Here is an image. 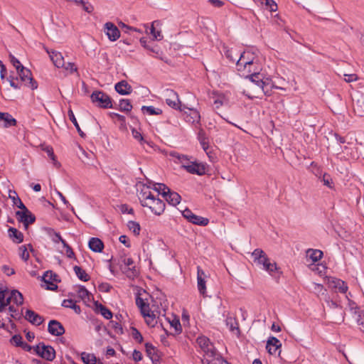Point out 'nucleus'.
<instances>
[{"mask_svg":"<svg viewBox=\"0 0 364 364\" xmlns=\"http://www.w3.org/2000/svg\"><path fill=\"white\" fill-rule=\"evenodd\" d=\"M141 205L149 208L156 215H161L165 210V203L163 200L156 197L151 191L150 186L142 185L138 194Z\"/></svg>","mask_w":364,"mask_h":364,"instance_id":"f257e3e1","label":"nucleus"},{"mask_svg":"<svg viewBox=\"0 0 364 364\" xmlns=\"http://www.w3.org/2000/svg\"><path fill=\"white\" fill-rule=\"evenodd\" d=\"M254 262L263 270L267 272L270 275L278 271L279 268L276 262H271L265 252L261 249H256L252 253Z\"/></svg>","mask_w":364,"mask_h":364,"instance_id":"f03ea898","label":"nucleus"},{"mask_svg":"<svg viewBox=\"0 0 364 364\" xmlns=\"http://www.w3.org/2000/svg\"><path fill=\"white\" fill-rule=\"evenodd\" d=\"M117 264L121 271L126 274L128 278L134 279L136 277L138 272L134 265V262L132 258L122 256L118 259Z\"/></svg>","mask_w":364,"mask_h":364,"instance_id":"7ed1b4c3","label":"nucleus"},{"mask_svg":"<svg viewBox=\"0 0 364 364\" xmlns=\"http://www.w3.org/2000/svg\"><path fill=\"white\" fill-rule=\"evenodd\" d=\"M92 102L97 107L107 109L112 107V99L102 91H95L90 96Z\"/></svg>","mask_w":364,"mask_h":364,"instance_id":"20e7f679","label":"nucleus"},{"mask_svg":"<svg viewBox=\"0 0 364 364\" xmlns=\"http://www.w3.org/2000/svg\"><path fill=\"white\" fill-rule=\"evenodd\" d=\"M16 71L18 76L16 79L18 80L19 78L25 86L31 90H35L38 87V84L32 77L30 70L23 66Z\"/></svg>","mask_w":364,"mask_h":364,"instance_id":"39448f33","label":"nucleus"},{"mask_svg":"<svg viewBox=\"0 0 364 364\" xmlns=\"http://www.w3.org/2000/svg\"><path fill=\"white\" fill-rule=\"evenodd\" d=\"M257 56L253 52L247 50L241 53L239 58L237 60L236 67L238 72H242L247 67L250 63H252Z\"/></svg>","mask_w":364,"mask_h":364,"instance_id":"423d86ee","label":"nucleus"},{"mask_svg":"<svg viewBox=\"0 0 364 364\" xmlns=\"http://www.w3.org/2000/svg\"><path fill=\"white\" fill-rule=\"evenodd\" d=\"M166 103L171 108L178 110L180 112L183 111V106L178 97V94L173 90H166L164 92Z\"/></svg>","mask_w":364,"mask_h":364,"instance_id":"0eeeda50","label":"nucleus"},{"mask_svg":"<svg viewBox=\"0 0 364 364\" xmlns=\"http://www.w3.org/2000/svg\"><path fill=\"white\" fill-rule=\"evenodd\" d=\"M183 111L181 112L183 113L185 120L193 124L195 127H198L200 125V114L199 112L193 108H189L186 106H183Z\"/></svg>","mask_w":364,"mask_h":364,"instance_id":"6e6552de","label":"nucleus"},{"mask_svg":"<svg viewBox=\"0 0 364 364\" xmlns=\"http://www.w3.org/2000/svg\"><path fill=\"white\" fill-rule=\"evenodd\" d=\"M34 351L41 358L47 360H53L55 357V351L50 346H46L44 343H39L33 348Z\"/></svg>","mask_w":364,"mask_h":364,"instance_id":"1a4fd4ad","label":"nucleus"},{"mask_svg":"<svg viewBox=\"0 0 364 364\" xmlns=\"http://www.w3.org/2000/svg\"><path fill=\"white\" fill-rule=\"evenodd\" d=\"M183 216L186 218L190 223L195 225L201 226H205L208 224L209 220L206 218H203L199 215H196L192 213V211L188 208L185 209L182 212Z\"/></svg>","mask_w":364,"mask_h":364,"instance_id":"9d476101","label":"nucleus"},{"mask_svg":"<svg viewBox=\"0 0 364 364\" xmlns=\"http://www.w3.org/2000/svg\"><path fill=\"white\" fill-rule=\"evenodd\" d=\"M196 342L200 348L204 353L203 355H207L208 354L210 355L217 351L209 338L205 336L198 337Z\"/></svg>","mask_w":364,"mask_h":364,"instance_id":"9b49d317","label":"nucleus"},{"mask_svg":"<svg viewBox=\"0 0 364 364\" xmlns=\"http://www.w3.org/2000/svg\"><path fill=\"white\" fill-rule=\"evenodd\" d=\"M21 210H18L16 213L17 219L18 221L22 223L26 228H27L29 224H32L35 222V216L26 207V209Z\"/></svg>","mask_w":364,"mask_h":364,"instance_id":"f8f14e48","label":"nucleus"},{"mask_svg":"<svg viewBox=\"0 0 364 364\" xmlns=\"http://www.w3.org/2000/svg\"><path fill=\"white\" fill-rule=\"evenodd\" d=\"M104 32L111 41H116L120 37L119 28L112 22L105 23Z\"/></svg>","mask_w":364,"mask_h":364,"instance_id":"ddd939ff","label":"nucleus"},{"mask_svg":"<svg viewBox=\"0 0 364 364\" xmlns=\"http://www.w3.org/2000/svg\"><path fill=\"white\" fill-rule=\"evenodd\" d=\"M42 280L46 284V289L55 290L58 288L55 282L58 281V275L52 271H46L42 277Z\"/></svg>","mask_w":364,"mask_h":364,"instance_id":"4468645a","label":"nucleus"},{"mask_svg":"<svg viewBox=\"0 0 364 364\" xmlns=\"http://www.w3.org/2000/svg\"><path fill=\"white\" fill-rule=\"evenodd\" d=\"M207 275L205 272L198 266L197 267V287L200 294L203 296L206 293V279Z\"/></svg>","mask_w":364,"mask_h":364,"instance_id":"2eb2a0df","label":"nucleus"},{"mask_svg":"<svg viewBox=\"0 0 364 364\" xmlns=\"http://www.w3.org/2000/svg\"><path fill=\"white\" fill-rule=\"evenodd\" d=\"M186 171L192 174L202 176L205 173L206 165L203 163L192 161L189 166H186Z\"/></svg>","mask_w":364,"mask_h":364,"instance_id":"dca6fc26","label":"nucleus"},{"mask_svg":"<svg viewBox=\"0 0 364 364\" xmlns=\"http://www.w3.org/2000/svg\"><path fill=\"white\" fill-rule=\"evenodd\" d=\"M201 362L202 364H229L217 351L210 355H203Z\"/></svg>","mask_w":364,"mask_h":364,"instance_id":"f3484780","label":"nucleus"},{"mask_svg":"<svg viewBox=\"0 0 364 364\" xmlns=\"http://www.w3.org/2000/svg\"><path fill=\"white\" fill-rule=\"evenodd\" d=\"M48 332L53 335L59 336L65 333V328L63 326L56 320H51L48 326Z\"/></svg>","mask_w":364,"mask_h":364,"instance_id":"a211bd4d","label":"nucleus"},{"mask_svg":"<svg viewBox=\"0 0 364 364\" xmlns=\"http://www.w3.org/2000/svg\"><path fill=\"white\" fill-rule=\"evenodd\" d=\"M244 71L240 72L242 75L246 76L250 75L258 74L262 70V67L259 63L258 58L256 59L252 63L247 65Z\"/></svg>","mask_w":364,"mask_h":364,"instance_id":"6ab92c4d","label":"nucleus"},{"mask_svg":"<svg viewBox=\"0 0 364 364\" xmlns=\"http://www.w3.org/2000/svg\"><path fill=\"white\" fill-rule=\"evenodd\" d=\"M281 346L282 343L279 340L272 336L268 339L266 348L269 354L275 355Z\"/></svg>","mask_w":364,"mask_h":364,"instance_id":"aec40b11","label":"nucleus"},{"mask_svg":"<svg viewBox=\"0 0 364 364\" xmlns=\"http://www.w3.org/2000/svg\"><path fill=\"white\" fill-rule=\"evenodd\" d=\"M0 122H2V126L4 128L15 126L16 124V120L7 112H0Z\"/></svg>","mask_w":364,"mask_h":364,"instance_id":"412c9836","label":"nucleus"},{"mask_svg":"<svg viewBox=\"0 0 364 364\" xmlns=\"http://www.w3.org/2000/svg\"><path fill=\"white\" fill-rule=\"evenodd\" d=\"M48 53L49 54L50 60L56 67L61 68L65 66L64 58L60 52L55 50L50 52L48 50Z\"/></svg>","mask_w":364,"mask_h":364,"instance_id":"4be33fe9","label":"nucleus"},{"mask_svg":"<svg viewBox=\"0 0 364 364\" xmlns=\"http://www.w3.org/2000/svg\"><path fill=\"white\" fill-rule=\"evenodd\" d=\"M169 155L177 160V162L181 164V167L186 169V166H189L192 161L190 160L188 156L181 154L176 151H171Z\"/></svg>","mask_w":364,"mask_h":364,"instance_id":"5701e85b","label":"nucleus"},{"mask_svg":"<svg viewBox=\"0 0 364 364\" xmlns=\"http://www.w3.org/2000/svg\"><path fill=\"white\" fill-rule=\"evenodd\" d=\"M25 318L29 322L36 326L41 325L43 321V317L31 310L26 311Z\"/></svg>","mask_w":364,"mask_h":364,"instance_id":"b1692460","label":"nucleus"},{"mask_svg":"<svg viewBox=\"0 0 364 364\" xmlns=\"http://www.w3.org/2000/svg\"><path fill=\"white\" fill-rule=\"evenodd\" d=\"M145 319L146 324L150 327H154L158 323V316L150 309L147 312L141 314Z\"/></svg>","mask_w":364,"mask_h":364,"instance_id":"393cba45","label":"nucleus"},{"mask_svg":"<svg viewBox=\"0 0 364 364\" xmlns=\"http://www.w3.org/2000/svg\"><path fill=\"white\" fill-rule=\"evenodd\" d=\"M331 287L338 289L341 293H346L348 286L345 282L337 278H332L329 280Z\"/></svg>","mask_w":364,"mask_h":364,"instance_id":"a878e982","label":"nucleus"},{"mask_svg":"<svg viewBox=\"0 0 364 364\" xmlns=\"http://www.w3.org/2000/svg\"><path fill=\"white\" fill-rule=\"evenodd\" d=\"M115 90L120 95H129L132 92V87L125 80H122L115 85Z\"/></svg>","mask_w":364,"mask_h":364,"instance_id":"bb28decb","label":"nucleus"},{"mask_svg":"<svg viewBox=\"0 0 364 364\" xmlns=\"http://www.w3.org/2000/svg\"><path fill=\"white\" fill-rule=\"evenodd\" d=\"M165 200L171 205L176 206L181 202V196L176 192L169 191L164 196Z\"/></svg>","mask_w":364,"mask_h":364,"instance_id":"cd10ccee","label":"nucleus"},{"mask_svg":"<svg viewBox=\"0 0 364 364\" xmlns=\"http://www.w3.org/2000/svg\"><path fill=\"white\" fill-rule=\"evenodd\" d=\"M262 82H264V85H261L260 86V88L262 90L263 92L267 95H269L271 94V90L272 88H276V89H281L282 90V87H278V86H275L271 79L267 77L265 79H264L262 77Z\"/></svg>","mask_w":364,"mask_h":364,"instance_id":"c85d7f7f","label":"nucleus"},{"mask_svg":"<svg viewBox=\"0 0 364 364\" xmlns=\"http://www.w3.org/2000/svg\"><path fill=\"white\" fill-rule=\"evenodd\" d=\"M90 250L95 252H100L104 248V244L101 240L97 237H92L88 243Z\"/></svg>","mask_w":364,"mask_h":364,"instance_id":"c756f323","label":"nucleus"},{"mask_svg":"<svg viewBox=\"0 0 364 364\" xmlns=\"http://www.w3.org/2000/svg\"><path fill=\"white\" fill-rule=\"evenodd\" d=\"M146 352L153 363H156L159 361V356L157 350L150 343L145 344Z\"/></svg>","mask_w":364,"mask_h":364,"instance_id":"7c9ffc66","label":"nucleus"},{"mask_svg":"<svg viewBox=\"0 0 364 364\" xmlns=\"http://www.w3.org/2000/svg\"><path fill=\"white\" fill-rule=\"evenodd\" d=\"M323 256V252L319 250L309 249L306 251V257L313 262L319 261Z\"/></svg>","mask_w":364,"mask_h":364,"instance_id":"2f4dec72","label":"nucleus"},{"mask_svg":"<svg viewBox=\"0 0 364 364\" xmlns=\"http://www.w3.org/2000/svg\"><path fill=\"white\" fill-rule=\"evenodd\" d=\"M353 109L355 113L360 116H364V95L360 96L353 105Z\"/></svg>","mask_w":364,"mask_h":364,"instance_id":"473e14b6","label":"nucleus"},{"mask_svg":"<svg viewBox=\"0 0 364 364\" xmlns=\"http://www.w3.org/2000/svg\"><path fill=\"white\" fill-rule=\"evenodd\" d=\"M9 237L14 242L21 243L23 240V234L14 228H10L9 229Z\"/></svg>","mask_w":364,"mask_h":364,"instance_id":"72a5a7b5","label":"nucleus"},{"mask_svg":"<svg viewBox=\"0 0 364 364\" xmlns=\"http://www.w3.org/2000/svg\"><path fill=\"white\" fill-rule=\"evenodd\" d=\"M62 306L65 308L72 309L74 311L79 314L81 312L80 306L77 305L75 301L72 299H64L62 303Z\"/></svg>","mask_w":364,"mask_h":364,"instance_id":"f704fd0d","label":"nucleus"},{"mask_svg":"<svg viewBox=\"0 0 364 364\" xmlns=\"http://www.w3.org/2000/svg\"><path fill=\"white\" fill-rule=\"evenodd\" d=\"M73 270L79 279L87 282L90 279L89 275L79 266H75Z\"/></svg>","mask_w":364,"mask_h":364,"instance_id":"c9c22d12","label":"nucleus"},{"mask_svg":"<svg viewBox=\"0 0 364 364\" xmlns=\"http://www.w3.org/2000/svg\"><path fill=\"white\" fill-rule=\"evenodd\" d=\"M141 111L144 114L149 115H159L162 113V110L153 106H142Z\"/></svg>","mask_w":364,"mask_h":364,"instance_id":"e433bc0d","label":"nucleus"},{"mask_svg":"<svg viewBox=\"0 0 364 364\" xmlns=\"http://www.w3.org/2000/svg\"><path fill=\"white\" fill-rule=\"evenodd\" d=\"M12 301L17 306L21 305L23 302V297L18 290H12L11 292Z\"/></svg>","mask_w":364,"mask_h":364,"instance_id":"4c0bfd02","label":"nucleus"},{"mask_svg":"<svg viewBox=\"0 0 364 364\" xmlns=\"http://www.w3.org/2000/svg\"><path fill=\"white\" fill-rule=\"evenodd\" d=\"M136 304L139 308L141 314L147 312V311L150 309L149 304H147L143 298L139 296L136 298Z\"/></svg>","mask_w":364,"mask_h":364,"instance_id":"58836bf2","label":"nucleus"},{"mask_svg":"<svg viewBox=\"0 0 364 364\" xmlns=\"http://www.w3.org/2000/svg\"><path fill=\"white\" fill-rule=\"evenodd\" d=\"M159 24V21H154L151 26L150 33L153 36L154 40L160 41L162 39L163 36L160 31H156L155 26H158Z\"/></svg>","mask_w":364,"mask_h":364,"instance_id":"ea45409f","label":"nucleus"},{"mask_svg":"<svg viewBox=\"0 0 364 364\" xmlns=\"http://www.w3.org/2000/svg\"><path fill=\"white\" fill-rule=\"evenodd\" d=\"M77 295L85 302L90 300V294L87 289L83 286H80L78 287Z\"/></svg>","mask_w":364,"mask_h":364,"instance_id":"a19ab883","label":"nucleus"},{"mask_svg":"<svg viewBox=\"0 0 364 364\" xmlns=\"http://www.w3.org/2000/svg\"><path fill=\"white\" fill-rule=\"evenodd\" d=\"M154 191L158 194L162 195L164 198L169 191V188L163 183H155L154 184Z\"/></svg>","mask_w":364,"mask_h":364,"instance_id":"79ce46f5","label":"nucleus"},{"mask_svg":"<svg viewBox=\"0 0 364 364\" xmlns=\"http://www.w3.org/2000/svg\"><path fill=\"white\" fill-rule=\"evenodd\" d=\"M81 358L85 364H96L97 358L94 354L82 353L81 354Z\"/></svg>","mask_w":364,"mask_h":364,"instance_id":"37998d69","label":"nucleus"},{"mask_svg":"<svg viewBox=\"0 0 364 364\" xmlns=\"http://www.w3.org/2000/svg\"><path fill=\"white\" fill-rule=\"evenodd\" d=\"M119 110L122 112H130L132 109V105L129 101V100L127 99H122L119 101Z\"/></svg>","mask_w":364,"mask_h":364,"instance_id":"c03bdc74","label":"nucleus"},{"mask_svg":"<svg viewBox=\"0 0 364 364\" xmlns=\"http://www.w3.org/2000/svg\"><path fill=\"white\" fill-rule=\"evenodd\" d=\"M246 77H248L252 82L255 83L259 87H260L261 85H264L262 82V75L259 73L246 75Z\"/></svg>","mask_w":364,"mask_h":364,"instance_id":"a18cd8bd","label":"nucleus"},{"mask_svg":"<svg viewBox=\"0 0 364 364\" xmlns=\"http://www.w3.org/2000/svg\"><path fill=\"white\" fill-rule=\"evenodd\" d=\"M68 117L70 119V120L73 123V124L75 125V127H76L78 133L80 134V135L81 136H83L85 134L84 133L82 132V130L80 129V126L77 122V119L74 115V113L73 112V110L71 109H69L68 110Z\"/></svg>","mask_w":364,"mask_h":364,"instance_id":"49530a36","label":"nucleus"},{"mask_svg":"<svg viewBox=\"0 0 364 364\" xmlns=\"http://www.w3.org/2000/svg\"><path fill=\"white\" fill-rule=\"evenodd\" d=\"M127 227L129 230H131L135 235H139L140 233V225L138 223L135 221H129L127 223Z\"/></svg>","mask_w":364,"mask_h":364,"instance_id":"de8ad7c7","label":"nucleus"},{"mask_svg":"<svg viewBox=\"0 0 364 364\" xmlns=\"http://www.w3.org/2000/svg\"><path fill=\"white\" fill-rule=\"evenodd\" d=\"M198 138H199L200 144L203 149L205 151L207 155L210 157L209 152H208L209 145H208V139L202 134H199Z\"/></svg>","mask_w":364,"mask_h":364,"instance_id":"09e8293b","label":"nucleus"},{"mask_svg":"<svg viewBox=\"0 0 364 364\" xmlns=\"http://www.w3.org/2000/svg\"><path fill=\"white\" fill-rule=\"evenodd\" d=\"M98 309L101 315L103 316L106 319H109L112 317V313L106 306H103L102 304H100L98 306Z\"/></svg>","mask_w":364,"mask_h":364,"instance_id":"8fccbe9b","label":"nucleus"},{"mask_svg":"<svg viewBox=\"0 0 364 364\" xmlns=\"http://www.w3.org/2000/svg\"><path fill=\"white\" fill-rule=\"evenodd\" d=\"M226 323L232 332L237 331V333L240 332L238 324L233 318H228L226 320Z\"/></svg>","mask_w":364,"mask_h":364,"instance_id":"3c124183","label":"nucleus"},{"mask_svg":"<svg viewBox=\"0 0 364 364\" xmlns=\"http://www.w3.org/2000/svg\"><path fill=\"white\" fill-rule=\"evenodd\" d=\"M45 151L48 154L49 158L53 161V165L58 168L60 166V163L56 160L53 149L50 146H47L45 149Z\"/></svg>","mask_w":364,"mask_h":364,"instance_id":"603ef678","label":"nucleus"},{"mask_svg":"<svg viewBox=\"0 0 364 364\" xmlns=\"http://www.w3.org/2000/svg\"><path fill=\"white\" fill-rule=\"evenodd\" d=\"M15 196L10 195V198L12 199L14 205L18 207L19 209H26L25 205L22 203L21 199L18 197L16 192H14Z\"/></svg>","mask_w":364,"mask_h":364,"instance_id":"864d4df0","label":"nucleus"},{"mask_svg":"<svg viewBox=\"0 0 364 364\" xmlns=\"http://www.w3.org/2000/svg\"><path fill=\"white\" fill-rule=\"evenodd\" d=\"M264 4L267 9L271 12L276 11L277 10V4L274 0H264Z\"/></svg>","mask_w":364,"mask_h":364,"instance_id":"5fc2aeb1","label":"nucleus"},{"mask_svg":"<svg viewBox=\"0 0 364 364\" xmlns=\"http://www.w3.org/2000/svg\"><path fill=\"white\" fill-rule=\"evenodd\" d=\"M19 255L21 257V258L24 260V261H27L28 259L29 258V253L26 249V247L25 246H21L19 247Z\"/></svg>","mask_w":364,"mask_h":364,"instance_id":"6e6d98bb","label":"nucleus"},{"mask_svg":"<svg viewBox=\"0 0 364 364\" xmlns=\"http://www.w3.org/2000/svg\"><path fill=\"white\" fill-rule=\"evenodd\" d=\"M63 68L70 74L77 71V68L73 63H65V66Z\"/></svg>","mask_w":364,"mask_h":364,"instance_id":"4d7b16f0","label":"nucleus"},{"mask_svg":"<svg viewBox=\"0 0 364 364\" xmlns=\"http://www.w3.org/2000/svg\"><path fill=\"white\" fill-rule=\"evenodd\" d=\"M11 342L18 347H21V346L23 343V341H22V337L20 335H14L11 338Z\"/></svg>","mask_w":364,"mask_h":364,"instance_id":"13d9d810","label":"nucleus"},{"mask_svg":"<svg viewBox=\"0 0 364 364\" xmlns=\"http://www.w3.org/2000/svg\"><path fill=\"white\" fill-rule=\"evenodd\" d=\"M9 58L11 64L14 65V67L16 68V70L23 67L20 61L17 58H16L12 54L9 55Z\"/></svg>","mask_w":364,"mask_h":364,"instance_id":"bf43d9fd","label":"nucleus"},{"mask_svg":"<svg viewBox=\"0 0 364 364\" xmlns=\"http://www.w3.org/2000/svg\"><path fill=\"white\" fill-rule=\"evenodd\" d=\"M132 337L138 343H141L143 341L141 333L136 328L132 329Z\"/></svg>","mask_w":364,"mask_h":364,"instance_id":"052dcab7","label":"nucleus"},{"mask_svg":"<svg viewBox=\"0 0 364 364\" xmlns=\"http://www.w3.org/2000/svg\"><path fill=\"white\" fill-rule=\"evenodd\" d=\"M171 326L175 329L176 333L181 332V325L178 319H173L170 322Z\"/></svg>","mask_w":364,"mask_h":364,"instance_id":"680f3d73","label":"nucleus"},{"mask_svg":"<svg viewBox=\"0 0 364 364\" xmlns=\"http://www.w3.org/2000/svg\"><path fill=\"white\" fill-rule=\"evenodd\" d=\"M52 240L53 242L55 243H58V242H61L63 244V245H65V240H64L60 235L58 232H54V235L53 237H52Z\"/></svg>","mask_w":364,"mask_h":364,"instance_id":"e2e57ef3","label":"nucleus"},{"mask_svg":"<svg viewBox=\"0 0 364 364\" xmlns=\"http://www.w3.org/2000/svg\"><path fill=\"white\" fill-rule=\"evenodd\" d=\"M225 56L232 62H236L237 63V58L238 57V54H236L235 58L233 56V50H228L225 53Z\"/></svg>","mask_w":364,"mask_h":364,"instance_id":"0e129e2a","label":"nucleus"},{"mask_svg":"<svg viewBox=\"0 0 364 364\" xmlns=\"http://www.w3.org/2000/svg\"><path fill=\"white\" fill-rule=\"evenodd\" d=\"M322 181L323 183V184L329 188L331 187V183H332V180L330 177L329 175H327V174H324L323 176V178H322Z\"/></svg>","mask_w":364,"mask_h":364,"instance_id":"69168bd1","label":"nucleus"},{"mask_svg":"<svg viewBox=\"0 0 364 364\" xmlns=\"http://www.w3.org/2000/svg\"><path fill=\"white\" fill-rule=\"evenodd\" d=\"M120 242L124 244L127 247H129L131 246V243L129 239L126 235H121L119 238Z\"/></svg>","mask_w":364,"mask_h":364,"instance_id":"338daca9","label":"nucleus"},{"mask_svg":"<svg viewBox=\"0 0 364 364\" xmlns=\"http://www.w3.org/2000/svg\"><path fill=\"white\" fill-rule=\"evenodd\" d=\"M111 287V285L108 283H102L99 285V290L104 292H109Z\"/></svg>","mask_w":364,"mask_h":364,"instance_id":"774afa93","label":"nucleus"}]
</instances>
